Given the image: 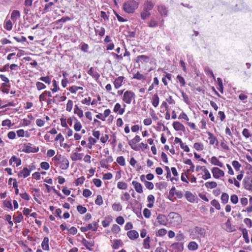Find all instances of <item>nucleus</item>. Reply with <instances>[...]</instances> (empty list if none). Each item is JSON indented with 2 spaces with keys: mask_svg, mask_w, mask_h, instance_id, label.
I'll return each instance as SVG.
<instances>
[{
  "mask_svg": "<svg viewBox=\"0 0 252 252\" xmlns=\"http://www.w3.org/2000/svg\"><path fill=\"white\" fill-rule=\"evenodd\" d=\"M139 3L134 0H129L124 4L125 11L128 13H132L138 7Z\"/></svg>",
  "mask_w": 252,
  "mask_h": 252,
  "instance_id": "1",
  "label": "nucleus"
},
{
  "mask_svg": "<svg viewBox=\"0 0 252 252\" xmlns=\"http://www.w3.org/2000/svg\"><path fill=\"white\" fill-rule=\"evenodd\" d=\"M169 217L171 219V223L175 226H179L182 221L181 216L178 213L171 212L169 214Z\"/></svg>",
  "mask_w": 252,
  "mask_h": 252,
  "instance_id": "2",
  "label": "nucleus"
},
{
  "mask_svg": "<svg viewBox=\"0 0 252 252\" xmlns=\"http://www.w3.org/2000/svg\"><path fill=\"white\" fill-rule=\"evenodd\" d=\"M135 96V94L133 92L126 91L124 94L123 101L126 104H130Z\"/></svg>",
  "mask_w": 252,
  "mask_h": 252,
  "instance_id": "3",
  "label": "nucleus"
},
{
  "mask_svg": "<svg viewBox=\"0 0 252 252\" xmlns=\"http://www.w3.org/2000/svg\"><path fill=\"white\" fill-rule=\"evenodd\" d=\"M141 138L140 136L136 135L134 138L128 141V144L133 150L135 151H138L139 150V148L137 146L136 144L139 142Z\"/></svg>",
  "mask_w": 252,
  "mask_h": 252,
  "instance_id": "4",
  "label": "nucleus"
},
{
  "mask_svg": "<svg viewBox=\"0 0 252 252\" xmlns=\"http://www.w3.org/2000/svg\"><path fill=\"white\" fill-rule=\"evenodd\" d=\"M212 173L214 178L215 179H219L221 177L224 176V172L218 167H213L211 169Z\"/></svg>",
  "mask_w": 252,
  "mask_h": 252,
  "instance_id": "5",
  "label": "nucleus"
},
{
  "mask_svg": "<svg viewBox=\"0 0 252 252\" xmlns=\"http://www.w3.org/2000/svg\"><path fill=\"white\" fill-rule=\"evenodd\" d=\"M38 151V148L35 147H32V144L30 143L24 144L23 151L27 153H35Z\"/></svg>",
  "mask_w": 252,
  "mask_h": 252,
  "instance_id": "6",
  "label": "nucleus"
},
{
  "mask_svg": "<svg viewBox=\"0 0 252 252\" xmlns=\"http://www.w3.org/2000/svg\"><path fill=\"white\" fill-rule=\"evenodd\" d=\"M87 72L96 81L98 80V79L99 78L100 75L97 72L96 68L91 67Z\"/></svg>",
  "mask_w": 252,
  "mask_h": 252,
  "instance_id": "7",
  "label": "nucleus"
},
{
  "mask_svg": "<svg viewBox=\"0 0 252 252\" xmlns=\"http://www.w3.org/2000/svg\"><path fill=\"white\" fill-rule=\"evenodd\" d=\"M125 107L126 105L124 104V107L122 108L121 105L119 103H117L114 106L113 111L115 113H117L118 114L122 115L125 112Z\"/></svg>",
  "mask_w": 252,
  "mask_h": 252,
  "instance_id": "8",
  "label": "nucleus"
},
{
  "mask_svg": "<svg viewBox=\"0 0 252 252\" xmlns=\"http://www.w3.org/2000/svg\"><path fill=\"white\" fill-rule=\"evenodd\" d=\"M124 79L123 76H119L115 79L113 83L115 89H118L122 86Z\"/></svg>",
  "mask_w": 252,
  "mask_h": 252,
  "instance_id": "9",
  "label": "nucleus"
},
{
  "mask_svg": "<svg viewBox=\"0 0 252 252\" xmlns=\"http://www.w3.org/2000/svg\"><path fill=\"white\" fill-rule=\"evenodd\" d=\"M185 196L187 200L190 203H194L195 201V196L193 195L191 192L187 191L185 192Z\"/></svg>",
  "mask_w": 252,
  "mask_h": 252,
  "instance_id": "10",
  "label": "nucleus"
},
{
  "mask_svg": "<svg viewBox=\"0 0 252 252\" xmlns=\"http://www.w3.org/2000/svg\"><path fill=\"white\" fill-rule=\"evenodd\" d=\"M30 173L31 170L29 169L27 167H24L22 170L19 172L18 177L25 178L30 175Z\"/></svg>",
  "mask_w": 252,
  "mask_h": 252,
  "instance_id": "11",
  "label": "nucleus"
},
{
  "mask_svg": "<svg viewBox=\"0 0 252 252\" xmlns=\"http://www.w3.org/2000/svg\"><path fill=\"white\" fill-rule=\"evenodd\" d=\"M132 184L137 192L139 193H141L143 192V187L140 183L137 181H133Z\"/></svg>",
  "mask_w": 252,
  "mask_h": 252,
  "instance_id": "12",
  "label": "nucleus"
},
{
  "mask_svg": "<svg viewBox=\"0 0 252 252\" xmlns=\"http://www.w3.org/2000/svg\"><path fill=\"white\" fill-rule=\"evenodd\" d=\"M158 11L159 13L164 16H167L168 9L163 4H160L158 6Z\"/></svg>",
  "mask_w": 252,
  "mask_h": 252,
  "instance_id": "13",
  "label": "nucleus"
},
{
  "mask_svg": "<svg viewBox=\"0 0 252 252\" xmlns=\"http://www.w3.org/2000/svg\"><path fill=\"white\" fill-rule=\"evenodd\" d=\"M49 238L47 237H45L43 238V241L41 243V247L44 251H49L50 247L49 245Z\"/></svg>",
  "mask_w": 252,
  "mask_h": 252,
  "instance_id": "14",
  "label": "nucleus"
},
{
  "mask_svg": "<svg viewBox=\"0 0 252 252\" xmlns=\"http://www.w3.org/2000/svg\"><path fill=\"white\" fill-rule=\"evenodd\" d=\"M173 126L174 128L177 131H184L185 129L184 126L181 123L177 121L173 122Z\"/></svg>",
  "mask_w": 252,
  "mask_h": 252,
  "instance_id": "15",
  "label": "nucleus"
},
{
  "mask_svg": "<svg viewBox=\"0 0 252 252\" xmlns=\"http://www.w3.org/2000/svg\"><path fill=\"white\" fill-rule=\"evenodd\" d=\"M157 220L158 223L161 225H165L167 224V218L165 215L160 214L157 217Z\"/></svg>",
  "mask_w": 252,
  "mask_h": 252,
  "instance_id": "16",
  "label": "nucleus"
},
{
  "mask_svg": "<svg viewBox=\"0 0 252 252\" xmlns=\"http://www.w3.org/2000/svg\"><path fill=\"white\" fill-rule=\"evenodd\" d=\"M243 182L245 189L252 191V180H250L249 179H245Z\"/></svg>",
  "mask_w": 252,
  "mask_h": 252,
  "instance_id": "17",
  "label": "nucleus"
},
{
  "mask_svg": "<svg viewBox=\"0 0 252 252\" xmlns=\"http://www.w3.org/2000/svg\"><path fill=\"white\" fill-rule=\"evenodd\" d=\"M171 247L178 252H182L184 249L183 244L181 242L175 243L171 246Z\"/></svg>",
  "mask_w": 252,
  "mask_h": 252,
  "instance_id": "18",
  "label": "nucleus"
},
{
  "mask_svg": "<svg viewBox=\"0 0 252 252\" xmlns=\"http://www.w3.org/2000/svg\"><path fill=\"white\" fill-rule=\"evenodd\" d=\"M154 4L149 1H146L145 2L143 5V10L149 12L154 7Z\"/></svg>",
  "mask_w": 252,
  "mask_h": 252,
  "instance_id": "19",
  "label": "nucleus"
},
{
  "mask_svg": "<svg viewBox=\"0 0 252 252\" xmlns=\"http://www.w3.org/2000/svg\"><path fill=\"white\" fill-rule=\"evenodd\" d=\"M82 243L87 249L90 251H93L91 247L94 246V242H88L85 239H83Z\"/></svg>",
  "mask_w": 252,
  "mask_h": 252,
  "instance_id": "20",
  "label": "nucleus"
},
{
  "mask_svg": "<svg viewBox=\"0 0 252 252\" xmlns=\"http://www.w3.org/2000/svg\"><path fill=\"white\" fill-rule=\"evenodd\" d=\"M20 13L18 10H14L12 12L11 19L14 22H16L17 19L20 18Z\"/></svg>",
  "mask_w": 252,
  "mask_h": 252,
  "instance_id": "21",
  "label": "nucleus"
},
{
  "mask_svg": "<svg viewBox=\"0 0 252 252\" xmlns=\"http://www.w3.org/2000/svg\"><path fill=\"white\" fill-rule=\"evenodd\" d=\"M68 166H69L68 160L65 158H63L62 159V160L61 162L60 167L62 169L64 170V169H66L67 168H68Z\"/></svg>",
  "mask_w": 252,
  "mask_h": 252,
  "instance_id": "22",
  "label": "nucleus"
},
{
  "mask_svg": "<svg viewBox=\"0 0 252 252\" xmlns=\"http://www.w3.org/2000/svg\"><path fill=\"white\" fill-rule=\"evenodd\" d=\"M127 235L130 239H135L138 237L139 234L135 230H130L127 232Z\"/></svg>",
  "mask_w": 252,
  "mask_h": 252,
  "instance_id": "23",
  "label": "nucleus"
},
{
  "mask_svg": "<svg viewBox=\"0 0 252 252\" xmlns=\"http://www.w3.org/2000/svg\"><path fill=\"white\" fill-rule=\"evenodd\" d=\"M14 162L16 166H18L21 164V160L19 158H17L16 156H13L9 160V163L10 165Z\"/></svg>",
  "mask_w": 252,
  "mask_h": 252,
  "instance_id": "24",
  "label": "nucleus"
},
{
  "mask_svg": "<svg viewBox=\"0 0 252 252\" xmlns=\"http://www.w3.org/2000/svg\"><path fill=\"white\" fill-rule=\"evenodd\" d=\"M83 156V153H74L71 157V159L73 161L81 160Z\"/></svg>",
  "mask_w": 252,
  "mask_h": 252,
  "instance_id": "25",
  "label": "nucleus"
},
{
  "mask_svg": "<svg viewBox=\"0 0 252 252\" xmlns=\"http://www.w3.org/2000/svg\"><path fill=\"white\" fill-rule=\"evenodd\" d=\"M159 102V98L158 94H155L152 97V105L155 107H157L158 105Z\"/></svg>",
  "mask_w": 252,
  "mask_h": 252,
  "instance_id": "26",
  "label": "nucleus"
},
{
  "mask_svg": "<svg viewBox=\"0 0 252 252\" xmlns=\"http://www.w3.org/2000/svg\"><path fill=\"white\" fill-rule=\"evenodd\" d=\"M155 199L154 196L152 194H150L148 196L147 200L149 203L147 204V207L148 208H151L153 207Z\"/></svg>",
  "mask_w": 252,
  "mask_h": 252,
  "instance_id": "27",
  "label": "nucleus"
},
{
  "mask_svg": "<svg viewBox=\"0 0 252 252\" xmlns=\"http://www.w3.org/2000/svg\"><path fill=\"white\" fill-rule=\"evenodd\" d=\"M149 58L145 55L138 56L136 59L137 62L147 63L149 61Z\"/></svg>",
  "mask_w": 252,
  "mask_h": 252,
  "instance_id": "28",
  "label": "nucleus"
},
{
  "mask_svg": "<svg viewBox=\"0 0 252 252\" xmlns=\"http://www.w3.org/2000/svg\"><path fill=\"white\" fill-rule=\"evenodd\" d=\"M74 113L76 114L79 118L83 116V112L77 105H75L74 109Z\"/></svg>",
  "mask_w": 252,
  "mask_h": 252,
  "instance_id": "29",
  "label": "nucleus"
},
{
  "mask_svg": "<svg viewBox=\"0 0 252 252\" xmlns=\"http://www.w3.org/2000/svg\"><path fill=\"white\" fill-rule=\"evenodd\" d=\"M188 247L190 251H195L198 249V246L196 242L191 241L189 243Z\"/></svg>",
  "mask_w": 252,
  "mask_h": 252,
  "instance_id": "30",
  "label": "nucleus"
},
{
  "mask_svg": "<svg viewBox=\"0 0 252 252\" xmlns=\"http://www.w3.org/2000/svg\"><path fill=\"white\" fill-rule=\"evenodd\" d=\"M211 163L214 165H217L221 167L223 166L222 163L218 160L216 157H213L211 158Z\"/></svg>",
  "mask_w": 252,
  "mask_h": 252,
  "instance_id": "31",
  "label": "nucleus"
},
{
  "mask_svg": "<svg viewBox=\"0 0 252 252\" xmlns=\"http://www.w3.org/2000/svg\"><path fill=\"white\" fill-rule=\"evenodd\" d=\"M207 134L209 135V143L211 145H213L215 144V142L217 141V138L216 137L210 132H207Z\"/></svg>",
  "mask_w": 252,
  "mask_h": 252,
  "instance_id": "32",
  "label": "nucleus"
},
{
  "mask_svg": "<svg viewBox=\"0 0 252 252\" xmlns=\"http://www.w3.org/2000/svg\"><path fill=\"white\" fill-rule=\"evenodd\" d=\"M205 185L207 189H213L217 187V184L215 181H212L206 182Z\"/></svg>",
  "mask_w": 252,
  "mask_h": 252,
  "instance_id": "33",
  "label": "nucleus"
},
{
  "mask_svg": "<svg viewBox=\"0 0 252 252\" xmlns=\"http://www.w3.org/2000/svg\"><path fill=\"white\" fill-rule=\"evenodd\" d=\"M228 198L229 196L227 193L225 192L222 193L220 198L221 203L223 204H226L228 202Z\"/></svg>",
  "mask_w": 252,
  "mask_h": 252,
  "instance_id": "34",
  "label": "nucleus"
},
{
  "mask_svg": "<svg viewBox=\"0 0 252 252\" xmlns=\"http://www.w3.org/2000/svg\"><path fill=\"white\" fill-rule=\"evenodd\" d=\"M122 244L123 243L121 240L116 239L113 241V244L112 245V247L114 249H117L120 246H122Z\"/></svg>",
  "mask_w": 252,
  "mask_h": 252,
  "instance_id": "35",
  "label": "nucleus"
},
{
  "mask_svg": "<svg viewBox=\"0 0 252 252\" xmlns=\"http://www.w3.org/2000/svg\"><path fill=\"white\" fill-rule=\"evenodd\" d=\"M112 209L115 211L119 212L122 210V206L119 203H115L112 206Z\"/></svg>",
  "mask_w": 252,
  "mask_h": 252,
  "instance_id": "36",
  "label": "nucleus"
},
{
  "mask_svg": "<svg viewBox=\"0 0 252 252\" xmlns=\"http://www.w3.org/2000/svg\"><path fill=\"white\" fill-rule=\"evenodd\" d=\"M117 188L120 189H126L127 188V184L124 182H119L117 183Z\"/></svg>",
  "mask_w": 252,
  "mask_h": 252,
  "instance_id": "37",
  "label": "nucleus"
},
{
  "mask_svg": "<svg viewBox=\"0 0 252 252\" xmlns=\"http://www.w3.org/2000/svg\"><path fill=\"white\" fill-rule=\"evenodd\" d=\"M202 171L204 173V174L203 175L202 177L204 180H207L211 178V174L208 170L206 167L205 169H204Z\"/></svg>",
  "mask_w": 252,
  "mask_h": 252,
  "instance_id": "38",
  "label": "nucleus"
},
{
  "mask_svg": "<svg viewBox=\"0 0 252 252\" xmlns=\"http://www.w3.org/2000/svg\"><path fill=\"white\" fill-rule=\"evenodd\" d=\"M13 24L10 20L5 21L4 27L7 31H10L12 29Z\"/></svg>",
  "mask_w": 252,
  "mask_h": 252,
  "instance_id": "39",
  "label": "nucleus"
},
{
  "mask_svg": "<svg viewBox=\"0 0 252 252\" xmlns=\"http://www.w3.org/2000/svg\"><path fill=\"white\" fill-rule=\"evenodd\" d=\"M150 239L149 236L144 240L143 247L146 249H149L150 248Z\"/></svg>",
  "mask_w": 252,
  "mask_h": 252,
  "instance_id": "40",
  "label": "nucleus"
},
{
  "mask_svg": "<svg viewBox=\"0 0 252 252\" xmlns=\"http://www.w3.org/2000/svg\"><path fill=\"white\" fill-rule=\"evenodd\" d=\"M211 205L214 206L217 210H220V206L218 200L213 199L211 202Z\"/></svg>",
  "mask_w": 252,
  "mask_h": 252,
  "instance_id": "41",
  "label": "nucleus"
},
{
  "mask_svg": "<svg viewBox=\"0 0 252 252\" xmlns=\"http://www.w3.org/2000/svg\"><path fill=\"white\" fill-rule=\"evenodd\" d=\"M133 78L139 80H144L145 79V77L143 74L137 72L133 75Z\"/></svg>",
  "mask_w": 252,
  "mask_h": 252,
  "instance_id": "42",
  "label": "nucleus"
},
{
  "mask_svg": "<svg viewBox=\"0 0 252 252\" xmlns=\"http://www.w3.org/2000/svg\"><path fill=\"white\" fill-rule=\"evenodd\" d=\"M184 163L186 164L190 165V168L187 170L188 172H189L190 171H193L194 166L190 159H188Z\"/></svg>",
  "mask_w": 252,
  "mask_h": 252,
  "instance_id": "43",
  "label": "nucleus"
},
{
  "mask_svg": "<svg viewBox=\"0 0 252 252\" xmlns=\"http://www.w3.org/2000/svg\"><path fill=\"white\" fill-rule=\"evenodd\" d=\"M194 148L197 151H202L204 149L203 145L201 143H195L193 145Z\"/></svg>",
  "mask_w": 252,
  "mask_h": 252,
  "instance_id": "44",
  "label": "nucleus"
},
{
  "mask_svg": "<svg viewBox=\"0 0 252 252\" xmlns=\"http://www.w3.org/2000/svg\"><path fill=\"white\" fill-rule=\"evenodd\" d=\"M242 233L244 238L245 239L246 243H249V238L248 236V233L246 228H244L242 230Z\"/></svg>",
  "mask_w": 252,
  "mask_h": 252,
  "instance_id": "45",
  "label": "nucleus"
},
{
  "mask_svg": "<svg viewBox=\"0 0 252 252\" xmlns=\"http://www.w3.org/2000/svg\"><path fill=\"white\" fill-rule=\"evenodd\" d=\"M151 14L150 12L143 10V11L141 13V18L145 20L147 18H148L150 16Z\"/></svg>",
  "mask_w": 252,
  "mask_h": 252,
  "instance_id": "46",
  "label": "nucleus"
},
{
  "mask_svg": "<svg viewBox=\"0 0 252 252\" xmlns=\"http://www.w3.org/2000/svg\"><path fill=\"white\" fill-rule=\"evenodd\" d=\"M76 122L74 125V128L76 131H79L82 128V125L80 122L75 119Z\"/></svg>",
  "mask_w": 252,
  "mask_h": 252,
  "instance_id": "47",
  "label": "nucleus"
},
{
  "mask_svg": "<svg viewBox=\"0 0 252 252\" xmlns=\"http://www.w3.org/2000/svg\"><path fill=\"white\" fill-rule=\"evenodd\" d=\"M232 165L236 171H239L241 165L238 161L234 160L232 162Z\"/></svg>",
  "mask_w": 252,
  "mask_h": 252,
  "instance_id": "48",
  "label": "nucleus"
},
{
  "mask_svg": "<svg viewBox=\"0 0 252 252\" xmlns=\"http://www.w3.org/2000/svg\"><path fill=\"white\" fill-rule=\"evenodd\" d=\"M117 162L121 166L125 165V159L123 156H120L117 158Z\"/></svg>",
  "mask_w": 252,
  "mask_h": 252,
  "instance_id": "49",
  "label": "nucleus"
},
{
  "mask_svg": "<svg viewBox=\"0 0 252 252\" xmlns=\"http://www.w3.org/2000/svg\"><path fill=\"white\" fill-rule=\"evenodd\" d=\"M96 205L100 206L103 204V199L101 195H97L96 199L95 200Z\"/></svg>",
  "mask_w": 252,
  "mask_h": 252,
  "instance_id": "50",
  "label": "nucleus"
},
{
  "mask_svg": "<svg viewBox=\"0 0 252 252\" xmlns=\"http://www.w3.org/2000/svg\"><path fill=\"white\" fill-rule=\"evenodd\" d=\"M130 198V194L127 192H125L123 195L121 196V199L122 201L126 200L128 201Z\"/></svg>",
  "mask_w": 252,
  "mask_h": 252,
  "instance_id": "51",
  "label": "nucleus"
},
{
  "mask_svg": "<svg viewBox=\"0 0 252 252\" xmlns=\"http://www.w3.org/2000/svg\"><path fill=\"white\" fill-rule=\"evenodd\" d=\"M58 0H54V1H51L48 3L47 4H45V7L44 8V10L45 11H46L48 9H49L51 6L53 5L57 2Z\"/></svg>",
  "mask_w": 252,
  "mask_h": 252,
  "instance_id": "52",
  "label": "nucleus"
},
{
  "mask_svg": "<svg viewBox=\"0 0 252 252\" xmlns=\"http://www.w3.org/2000/svg\"><path fill=\"white\" fill-rule=\"evenodd\" d=\"M144 185L146 187V188L148 189H153L154 187V185L153 184V183L149 181H145Z\"/></svg>",
  "mask_w": 252,
  "mask_h": 252,
  "instance_id": "53",
  "label": "nucleus"
},
{
  "mask_svg": "<svg viewBox=\"0 0 252 252\" xmlns=\"http://www.w3.org/2000/svg\"><path fill=\"white\" fill-rule=\"evenodd\" d=\"M14 219L16 223H19L23 220V216L21 213H19L16 217H14Z\"/></svg>",
  "mask_w": 252,
  "mask_h": 252,
  "instance_id": "54",
  "label": "nucleus"
},
{
  "mask_svg": "<svg viewBox=\"0 0 252 252\" xmlns=\"http://www.w3.org/2000/svg\"><path fill=\"white\" fill-rule=\"evenodd\" d=\"M73 107V101L71 100H69L67 101V104H66V111L68 112H70L72 110Z\"/></svg>",
  "mask_w": 252,
  "mask_h": 252,
  "instance_id": "55",
  "label": "nucleus"
},
{
  "mask_svg": "<svg viewBox=\"0 0 252 252\" xmlns=\"http://www.w3.org/2000/svg\"><path fill=\"white\" fill-rule=\"evenodd\" d=\"M217 82L219 86V90L221 92L223 93V85L222 80L220 78H217Z\"/></svg>",
  "mask_w": 252,
  "mask_h": 252,
  "instance_id": "56",
  "label": "nucleus"
},
{
  "mask_svg": "<svg viewBox=\"0 0 252 252\" xmlns=\"http://www.w3.org/2000/svg\"><path fill=\"white\" fill-rule=\"evenodd\" d=\"M77 211L80 213V214H84L87 212V209L86 208L81 206V205H78L77 207Z\"/></svg>",
  "mask_w": 252,
  "mask_h": 252,
  "instance_id": "57",
  "label": "nucleus"
},
{
  "mask_svg": "<svg viewBox=\"0 0 252 252\" xmlns=\"http://www.w3.org/2000/svg\"><path fill=\"white\" fill-rule=\"evenodd\" d=\"M39 80L48 84H50L51 83V78L48 76L46 77H41L40 78Z\"/></svg>",
  "mask_w": 252,
  "mask_h": 252,
  "instance_id": "58",
  "label": "nucleus"
},
{
  "mask_svg": "<svg viewBox=\"0 0 252 252\" xmlns=\"http://www.w3.org/2000/svg\"><path fill=\"white\" fill-rule=\"evenodd\" d=\"M83 88L81 87H77L73 86L69 89V91L71 93H75L78 90H82Z\"/></svg>",
  "mask_w": 252,
  "mask_h": 252,
  "instance_id": "59",
  "label": "nucleus"
},
{
  "mask_svg": "<svg viewBox=\"0 0 252 252\" xmlns=\"http://www.w3.org/2000/svg\"><path fill=\"white\" fill-rule=\"evenodd\" d=\"M224 226L225 227V229L227 231H231V227L230 224V220L228 219L226 222L224 224Z\"/></svg>",
  "mask_w": 252,
  "mask_h": 252,
  "instance_id": "60",
  "label": "nucleus"
},
{
  "mask_svg": "<svg viewBox=\"0 0 252 252\" xmlns=\"http://www.w3.org/2000/svg\"><path fill=\"white\" fill-rule=\"evenodd\" d=\"M230 201L232 203L234 204H237L238 202V196L235 194L232 195L230 197Z\"/></svg>",
  "mask_w": 252,
  "mask_h": 252,
  "instance_id": "61",
  "label": "nucleus"
},
{
  "mask_svg": "<svg viewBox=\"0 0 252 252\" xmlns=\"http://www.w3.org/2000/svg\"><path fill=\"white\" fill-rule=\"evenodd\" d=\"M36 86L38 90H41L46 88V86L40 82H37L36 83Z\"/></svg>",
  "mask_w": 252,
  "mask_h": 252,
  "instance_id": "62",
  "label": "nucleus"
},
{
  "mask_svg": "<svg viewBox=\"0 0 252 252\" xmlns=\"http://www.w3.org/2000/svg\"><path fill=\"white\" fill-rule=\"evenodd\" d=\"M40 167L42 169L47 170L49 168L50 166L48 162L44 161L40 163Z\"/></svg>",
  "mask_w": 252,
  "mask_h": 252,
  "instance_id": "63",
  "label": "nucleus"
},
{
  "mask_svg": "<svg viewBox=\"0 0 252 252\" xmlns=\"http://www.w3.org/2000/svg\"><path fill=\"white\" fill-rule=\"evenodd\" d=\"M157 22L154 19H152L150 22L148 23V25L150 27L154 28L158 26Z\"/></svg>",
  "mask_w": 252,
  "mask_h": 252,
  "instance_id": "64",
  "label": "nucleus"
}]
</instances>
